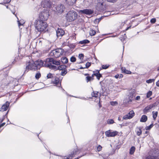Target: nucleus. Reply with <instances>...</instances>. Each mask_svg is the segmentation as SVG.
<instances>
[{
	"label": "nucleus",
	"mask_w": 159,
	"mask_h": 159,
	"mask_svg": "<svg viewBox=\"0 0 159 159\" xmlns=\"http://www.w3.org/2000/svg\"><path fill=\"white\" fill-rule=\"evenodd\" d=\"M140 99V97L139 96H137L136 98V100H139Z\"/></svg>",
	"instance_id": "6e6d98bb"
},
{
	"label": "nucleus",
	"mask_w": 159,
	"mask_h": 159,
	"mask_svg": "<svg viewBox=\"0 0 159 159\" xmlns=\"http://www.w3.org/2000/svg\"><path fill=\"white\" fill-rule=\"evenodd\" d=\"M63 53V49L61 48H58L52 50L50 54L51 56H53L56 58H57L61 56Z\"/></svg>",
	"instance_id": "7ed1b4c3"
},
{
	"label": "nucleus",
	"mask_w": 159,
	"mask_h": 159,
	"mask_svg": "<svg viewBox=\"0 0 159 159\" xmlns=\"http://www.w3.org/2000/svg\"><path fill=\"white\" fill-rule=\"evenodd\" d=\"M117 0H107V1L109 2H116Z\"/></svg>",
	"instance_id": "8fccbe9b"
},
{
	"label": "nucleus",
	"mask_w": 159,
	"mask_h": 159,
	"mask_svg": "<svg viewBox=\"0 0 159 159\" xmlns=\"http://www.w3.org/2000/svg\"><path fill=\"white\" fill-rule=\"evenodd\" d=\"M61 61L63 63H66L68 61V59L66 57H63L61 58Z\"/></svg>",
	"instance_id": "b1692460"
},
{
	"label": "nucleus",
	"mask_w": 159,
	"mask_h": 159,
	"mask_svg": "<svg viewBox=\"0 0 159 159\" xmlns=\"http://www.w3.org/2000/svg\"><path fill=\"white\" fill-rule=\"evenodd\" d=\"M148 131H146V132H145V134H147V135L148 134Z\"/></svg>",
	"instance_id": "e2e57ef3"
},
{
	"label": "nucleus",
	"mask_w": 159,
	"mask_h": 159,
	"mask_svg": "<svg viewBox=\"0 0 159 159\" xmlns=\"http://www.w3.org/2000/svg\"><path fill=\"white\" fill-rule=\"evenodd\" d=\"M89 75L88 74H85V75Z\"/></svg>",
	"instance_id": "774afa93"
},
{
	"label": "nucleus",
	"mask_w": 159,
	"mask_h": 159,
	"mask_svg": "<svg viewBox=\"0 0 159 159\" xmlns=\"http://www.w3.org/2000/svg\"><path fill=\"white\" fill-rule=\"evenodd\" d=\"M156 84L158 87H159V80L156 82Z\"/></svg>",
	"instance_id": "4d7b16f0"
},
{
	"label": "nucleus",
	"mask_w": 159,
	"mask_h": 159,
	"mask_svg": "<svg viewBox=\"0 0 159 159\" xmlns=\"http://www.w3.org/2000/svg\"><path fill=\"white\" fill-rule=\"evenodd\" d=\"M114 123V121L112 119H109L107 120V123L108 124H112Z\"/></svg>",
	"instance_id": "ea45409f"
},
{
	"label": "nucleus",
	"mask_w": 159,
	"mask_h": 159,
	"mask_svg": "<svg viewBox=\"0 0 159 159\" xmlns=\"http://www.w3.org/2000/svg\"><path fill=\"white\" fill-rule=\"evenodd\" d=\"M85 68H86L85 67H80V69H85Z\"/></svg>",
	"instance_id": "680f3d73"
},
{
	"label": "nucleus",
	"mask_w": 159,
	"mask_h": 159,
	"mask_svg": "<svg viewBox=\"0 0 159 159\" xmlns=\"http://www.w3.org/2000/svg\"><path fill=\"white\" fill-rule=\"evenodd\" d=\"M135 148L134 147H131L129 150L130 154H133L135 152Z\"/></svg>",
	"instance_id": "393cba45"
},
{
	"label": "nucleus",
	"mask_w": 159,
	"mask_h": 159,
	"mask_svg": "<svg viewBox=\"0 0 159 159\" xmlns=\"http://www.w3.org/2000/svg\"><path fill=\"white\" fill-rule=\"evenodd\" d=\"M85 79L87 82H88L91 80H93V79L91 78V77L89 76H87L86 77Z\"/></svg>",
	"instance_id": "4c0bfd02"
},
{
	"label": "nucleus",
	"mask_w": 159,
	"mask_h": 159,
	"mask_svg": "<svg viewBox=\"0 0 159 159\" xmlns=\"http://www.w3.org/2000/svg\"><path fill=\"white\" fill-rule=\"evenodd\" d=\"M146 159H155L154 158L152 157L151 156H148L146 157Z\"/></svg>",
	"instance_id": "603ef678"
},
{
	"label": "nucleus",
	"mask_w": 159,
	"mask_h": 159,
	"mask_svg": "<svg viewBox=\"0 0 159 159\" xmlns=\"http://www.w3.org/2000/svg\"><path fill=\"white\" fill-rule=\"evenodd\" d=\"M74 154V153H73V154H70L68 157H66V159H69V158L70 157H73V155Z\"/></svg>",
	"instance_id": "3c124183"
},
{
	"label": "nucleus",
	"mask_w": 159,
	"mask_h": 159,
	"mask_svg": "<svg viewBox=\"0 0 159 159\" xmlns=\"http://www.w3.org/2000/svg\"><path fill=\"white\" fill-rule=\"evenodd\" d=\"M121 70L122 72L126 74H130L131 73L130 71L126 70L125 67H122Z\"/></svg>",
	"instance_id": "5701e85b"
},
{
	"label": "nucleus",
	"mask_w": 159,
	"mask_h": 159,
	"mask_svg": "<svg viewBox=\"0 0 159 159\" xmlns=\"http://www.w3.org/2000/svg\"><path fill=\"white\" fill-rule=\"evenodd\" d=\"M56 32L57 36L58 37L62 36L64 34V31L61 29H58Z\"/></svg>",
	"instance_id": "2eb2a0df"
},
{
	"label": "nucleus",
	"mask_w": 159,
	"mask_h": 159,
	"mask_svg": "<svg viewBox=\"0 0 159 159\" xmlns=\"http://www.w3.org/2000/svg\"><path fill=\"white\" fill-rule=\"evenodd\" d=\"M47 67L49 68L50 69H53L55 70H58L57 67L56 66L54 65H52V64H48L45 65Z\"/></svg>",
	"instance_id": "a211bd4d"
},
{
	"label": "nucleus",
	"mask_w": 159,
	"mask_h": 159,
	"mask_svg": "<svg viewBox=\"0 0 159 159\" xmlns=\"http://www.w3.org/2000/svg\"><path fill=\"white\" fill-rule=\"evenodd\" d=\"M112 106L116 105L118 104L117 102H110Z\"/></svg>",
	"instance_id": "c03bdc74"
},
{
	"label": "nucleus",
	"mask_w": 159,
	"mask_h": 159,
	"mask_svg": "<svg viewBox=\"0 0 159 159\" xmlns=\"http://www.w3.org/2000/svg\"><path fill=\"white\" fill-rule=\"evenodd\" d=\"M95 31L93 30H90L89 32V34L91 36H94V35H95Z\"/></svg>",
	"instance_id": "2f4dec72"
},
{
	"label": "nucleus",
	"mask_w": 159,
	"mask_h": 159,
	"mask_svg": "<svg viewBox=\"0 0 159 159\" xmlns=\"http://www.w3.org/2000/svg\"><path fill=\"white\" fill-rule=\"evenodd\" d=\"M89 43V41L87 39H85L79 42V43L81 44H86Z\"/></svg>",
	"instance_id": "cd10ccee"
},
{
	"label": "nucleus",
	"mask_w": 159,
	"mask_h": 159,
	"mask_svg": "<svg viewBox=\"0 0 159 159\" xmlns=\"http://www.w3.org/2000/svg\"><path fill=\"white\" fill-rule=\"evenodd\" d=\"M130 28V27H128V28H127V30H128V29H129V28Z\"/></svg>",
	"instance_id": "338daca9"
},
{
	"label": "nucleus",
	"mask_w": 159,
	"mask_h": 159,
	"mask_svg": "<svg viewBox=\"0 0 159 159\" xmlns=\"http://www.w3.org/2000/svg\"><path fill=\"white\" fill-rule=\"evenodd\" d=\"M79 12L82 14H84L86 15H89L92 14L93 12V10L91 9H84L80 10L79 11Z\"/></svg>",
	"instance_id": "ddd939ff"
},
{
	"label": "nucleus",
	"mask_w": 159,
	"mask_h": 159,
	"mask_svg": "<svg viewBox=\"0 0 159 159\" xmlns=\"http://www.w3.org/2000/svg\"><path fill=\"white\" fill-rule=\"evenodd\" d=\"M47 77L48 78H51L52 77V74L49 73L47 75Z\"/></svg>",
	"instance_id": "de8ad7c7"
},
{
	"label": "nucleus",
	"mask_w": 159,
	"mask_h": 159,
	"mask_svg": "<svg viewBox=\"0 0 159 159\" xmlns=\"http://www.w3.org/2000/svg\"><path fill=\"white\" fill-rule=\"evenodd\" d=\"M49 15L48 11L46 10L41 12L40 14L39 17L40 20H42V21H45L48 20Z\"/></svg>",
	"instance_id": "39448f33"
},
{
	"label": "nucleus",
	"mask_w": 159,
	"mask_h": 159,
	"mask_svg": "<svg viewBox=\"0 0 159 159\" xmlns=\"http://www.w3.org/2000/svg\"><path fill=\"white\" fill-rule=\"evenodd\" d=\"M29 70H36V68L34 66V62L33 61H29L26 63L25 72L26 71L28 72Z\"/></svg>",
	"instance_id": "20e7f679"
},
{
	"label": "nucleus",
	"mask_w": 159,
	"mask_h": 159,
	"mask_svg": "<svg viewBox=\"0 0 159 159\" xmlns=\"http://www.w3.org/2000/svg\"><path fill=\"white\" fill-rule=\"evenodd\" d=\"M34 66L36 68V70H38L42 66H44V62L42 60H38L34 62Z\"/></svg>",
	"instance_id": "6e6552de"
},
{
	"label": "nucleus",
	"mask_w": 159,
	"mask_h": 159,
	"mask_svg": "<svg viewBox=\"0 0 159 159\" xmlns=\"http://www.w3.org/2000/svg\"><path fill=\"white\" fill-rule=\"evenodd\" d=\"M52 63L53 64L57 65H60V61L54 60L53 59V61H52Z\"/></svg>",
	"instance_id": "c85d7f7f"
},
{
	"label": "nucleus",
	"mask_w": 159,
	"mask_h": 159,
	"mask_svg": "<svg viewBox=\"0 0 159 159\" xmlns=\"http://www.w3.org/2000/svg\"><path fill=\"white\" fill-rule=\"evenodd\" d=\"M9 105L10 103L7 101L2 106L1 108L0 111H6L8 108Z\"/></svg>",
	"instance_id": "4468645a"
},
{
	"label": "nucleus",
	"mask_w": 159,
	"mask_h": 159,
	"mask_svg": "<svg viewBox=\"0 0 159 159\" xmlns=\"http://www.w3.org/2000/svg\"><path fill=\"white\" fill-rule=\"evenodd\" d=\"M78 16L77 13L74 10H71L67 13L66 15L67 20L69 21H72L77 19Z\"/></svg>",
	"instance_id": "f03ea898"
},
{
	"label": "nucleus",
	"mask_w": 159,
	"mask_h": 159,
	"mask_svg": "<svg viewBox=\"0 0 159 159\" xmlns=\"http://www.w3.org/2000/svg\"><path fill=\"white\" fill-rule=\"evenodd\" d=\"M95 76V75H93V74L91 76H90V77H91V78L93 79V77Z\"/></svg>",
	"instance_id": "052dcab7"
},
{
	"label": "nucleus",
	"mask_w": 159,
	"mask_h": 159,
	"mask_svg": "<svg viewBox=\"0 0 159 159\" xmlns=\"http://www.w3.org/2000/svg\"><path fill=\"white\" fill-rule=\"evenodd\" d=\"M52 61L53 58H48L46 59L45 61L43 62L44 66L47 67L45 65L46 64H51V63L52 62Z\"/></svg>",
	"instance_id": "dca6fc26"
},
{
	"label": "nucleus",
	"mask_w": 159,
	"mask_h": 159,
	"mask_svg": "<svg viewBox=\"0 0 159 159\" xmlns=\"http://www.w3.org/2000/svg\"><path fill=\"white\" fill-rule=\"evenodd\" d=\"M153 126V124H151L150 125L148 126H146L145 129L146 130H148L150 129Z\"/></svg>",
	"instance_id": "f704fd0d"
},
{
	"label": "nucleus",
	"mask_w": 159,
	"mask_h": 159,
	"mask_svg": "<svg viewBox=\"0 0 159 159\" xmlns=\"http://www.w3.org/2000/svg\"><path fill=\"white\" fill-rule=\"evenodd\" d=\"M152 91H148L147 94V95H146L147 97V98H149V97H150L152 95Z\"/></svg>",
	"instance_id": "72a5a7b5"
},
{
	"label": "nucleus",
	"mask_w": 159,
	"mask_h": 159,
	"mask_svg": "<svg viewBox=\"0 0 159 159\" xmlns=\"http://www.w3.org/2000/svg\"><path fill=\"white\" fill-rule=\"evenodd\" d=\"M79 58L81 60H83L84 58V55L82 54H80L79 55Z\"/></svg>",
	"instance_id": "a18cd8bd"
},
{
	"label": "nucleus",
	"mask_w": 159,
	"mask_h": 159,
	"mask_svg": "<svg viewBox=\"0 0 159 159\" xmlns=\"http://www.w3.org/2000/svg\"><path fill=\"white\" fill-rule=\"evenodd\" d=\"M104 4L103 1L102 0L100 2H98L97 3L96 6L97 9L99 11L103 10L105 8Z\"/></svg>",
	"instance_id": "f8f14e48"
},
{
	"label": "nucleus",
	"mask_w": 159,
	"mask_h": 159,
	"mask_svg": "<svg viewBox=\"0 0 159 159\" xmlns=\"http://www.w3.org/2000/svg\"><path fill=\"white\" fill-rule=\"evenodd\" d=\"M102 19V17L99 18L98 19H97L96 20H98V21L99 22V21H100L101 19Z\"/></svg>",
	"instance_id": "bf43d9fd"
},
{
	"label": "nucleus",
	"mask_w": 159,
	"mask_h": 159,
	"mask_svg": "<svg viewBox=\"0 0 159 159\" xmlns=\"http://www.w3.org/2000/svg\"><path fill=\"white\" fill-rule=\"evenodd\" d=\"M70 61L72 62H75L76 61V58L75 57L72 56L70 58Z\"/></svg>",
	"instance_id": "58836bf2"
},
{
	"label": "nucleus",
	"mask_w": 159,
	"mask_h": 159,
	"mask_svg": "<svg viewBox=\"0 0 159 159\" xmlns=\"http://www.w3.org/2000/svg\"><path fill=\"white\" fill-rule=\"evenodd\" d=\"M105 134L107 137H113L117 135L118 132L116 131H112L111 130H109L106 131Z\"/></svg>",
	"instance_id": "423d86ee"
},
{
	"label": "nucleus",
	"mask_w": 159,
	"mask_h": 159,
	"mask_svg": "<svg viewBox=\"0 0 159 159\" xmlns=\"http://www.w3.org/2000/svg\"><path fill=\"white\" fill-rule=\"evenodd\" d=\"M65 7L63 5L59 4L56 7V11L58 13H62L65 10Z\"/></svg>",
	"instance_id": "9d476101"
},
{
	"label": "nucleus",
	"mask_w": 159,
	"mask_h": 159,
	"mask_svg": "<svg viewBox=\"0 0 159 159\" xmlns=\"http://www.w3.org/2000/svg\"><path fill=\"white\" fill-rule=\"evenodd\" d=\"M41 75L39 72L37 73L35 75V78L37 79H38L40 77Z\"/></svg>",
	"instance_id": "473e14b6"
},
{
	"label": "nucleus",
	"mask_w": 159,
	"mask_h": 159,
	"mask_svg": "<svg viewBox=\"0 0 159 159\" xmlns=\"http://www.w3.org/2000/svg\"><path fill=\"white\" fill-rule=\"evenodd\" d=\"M91 63L89 62H87L85 64V68H89L91 66Z\"/></svg>",
	"instance_id": "37998d69"
},
{
	"label": "nucleus",
	"mask_w": 159,
	"mask_h": 159,
	"mask_svg": "<svg viewBox=\"0 0 159 159\" xmlns=\"http://www.w3.org/2000/svg\"><path fill=\"white\" fill-rule=\"evenodd\" d=\"M118 120H119L120 121V120H121V118H120V117H119L118 118Z\"/></svg>",
	"instance_id": "0e129e2a"
},
{
	"label": "nucleus",
	"mask_w": 159,
	"mask_h": 159,
	"mask_svg": "<svg viewBox=\"0 0 159 159\" xmlns=\"http://www.w3.org/2000/svg\"><path fill=\"white\" fill-rule=\"evenodd\" d=\"M47 25L46 22L41 20H36L35 27L37 30L39 32L44 31L46 29Z\"/></svg>",
	"instance_id": "f257e3e1"
},
{
	"label": "nucleus",
	"mask_w": 159,
	"mask_h": 159,
	"mask_svg": "<svg viewBox=\"0 0 159 159\" xmlns=\"http://www.w3.org/2000/svg\"><path fill=\"white\" fill-rule=\"evenodd\" d=\"M147 117L146 116L144 115L142 116L140 120V121L141 122H145L147 120Z\"/></svg>",
	"instance_id": "aec40b11"
},
{
	"label": "nucleus",
	"mask_w": 159,
	"mask_h": 159,
	"mask_svg": "<svg viewBox=\"0 0 159 159\" xmlns=\"http://www.w3.org/2000/svg\"><path fill=\"white\" fill-rule=\"evenodd\" d=\"M57 69L58 70H62L66 69V66L64 65H61L57 67Z\"/></svg>",
	"instance_id": "a878e982"
},
{
	"label": "nucleus",
	"mask_w": 159,
	"mask_h": 159,
	"mask_svg": "<svg viewBox=\"0 0 159 159\" xmlns=\"http://www.w3.org/2000/svg\"><path fill=\"white\" fill-rule=\"evenodd\" d=\"M136 132L138 136H140L142 134V131L140 128L137 127L136 129Z\"/></svg>",
	"instance_id": "6ab92c4d"
},
{
	"label": "nucleus",
	"mask_w": 159,
	"mask_h": 159,
	"mask_svg": "<svg viewBox=\"0 0 159 159\" xmlns=\"http://www.w3.org/2000/svg\"><path fill=\"white\" fill-rule=\"evenodd\" d=\"M123 77V75L122 74H120V75L117 74V75H116L115 76V77L116 79L119 78H121Z\"/></svg>",
	"instance_id": "a19ab883"
},
{
	"label": "nucleus",
	"mask_w": 159,
	"mask_h": 159,
	"mask_svg": "<svg viewBox=\"0 0 159 159\" xmlns=\"http://www.w3.org/2000/svg\"><path fill=\"white\" fill-rule=\"evenodd\" d=\"M67 72L66 70L65 69H64L63 70H62L61 73V75H64L66 74Z\"/></svg>",
	"instance_id": "c9c22d12"
},
{
	"label": "nucleus",
	"mask_w": 159,
	"mask_h": 159,
	"mask_svg": "<svg viewBox=\"0 0 159 159\" xmlns=\"http://www.w3.org/2000/svg\"><path fill=\"white\" fill-rule=\"evenodd\" d=\"M156 104L155 103L150 104L147 107H146L143 110V112L144 114H146L147 112L150 111V110L153 107H155Z\"/></svg>",
	"instance_id": "9b49d317"
},
{
	"label": "nucleus",
	"mask_w": 159,
	"mask_h": 159,
	"mask_svg": "<svg viewBox=\"0 0 159 159\" xmlns=\"http://www.w3.org/2000/svg\"><path fill=\"white\" fill-rule=\"evenodd\" d=\"M155 80V79H151L147 80L146 82L147 83L149 84L151 83L152 82H154Z\"/></svg>",
	"instance_id": "e433bc0d"
},
{
	"label": "nucleus",
	"mask_w": 159,
	"mask_h": 159,
	"mask_svg": "<svg viewBox=\"0 0 159 159\" xmlns=\"http://www.w3.org/2000/svg\"><path fill=\"white\" fill-rule=\"evenodd\" d=\"M59 79L57 77L55 78L54 80L53 81V83L56 85H57L59 84Z\"/></svg>",
	"instance_id": "7c9ffc66"
},
{
	"label": "nucleus",
	"mask_w": 159,
	"mask_h": 159,
	"mask_svg": "<svg viewBox=\"0 0 159 159\" xmlns=\"http://www.w3.org/2000/svg\"><path fill=\"white\" fill-rule=\"evenodd\" d=\"M109 65H103L102 66V67L103 69H106L108 68L109 67Z\"/></svg>",
	"instance_id": "79ce46f5"
},
{
	"label": "nucleus",
	"mask_w": 159,
	"mask_h": 159,
	"mask_svg": "<svg viewBox=\"0 0 159 159\" xmlns=\"http://www.w3.org/2000/svg\"><path fill=\"white\" fill-rule=\"evenodd\" d=\"M102 147L100 145H99L97 148V150L98 151H100L102 149Z\"/></svg>",
	"instance_id": "49530a36"
},
{
	"label": "nucleus",
	"mask_w": 159,
	"mask_h": 159,
	"mask_svg": "<svg viewBox=\"0 0 159 159\" xmlns=\"http://www.w3.org/2000/svg\"><path fill=\"white\" fill-rule=\"evenodd\" d=\"M156 21V19L155 18H152L150 20V22L152 23H154Z\"/></svg>",
	"instance_id": "09e8293b"
},
{
	"label": "nucleus",
	"mask_w": 159,
	"mask_h": 159,
	"mask_svg": "<svg viewBox=\"0 0 159 159\" xmlns=\"http://www.w3.org/2000/svg\"><path fill=\"white\" fill-rule=\"evenodd\" d=\"M76 0H65L66 3L70 6H72L76 2Z\"/></svg>",
	"instance_id": "f3484780"
},
{
	"label": "nucleus",
	"mask_w": 159,
	"mask_h": 159,
	"mask_svg": "<svg viewBox=\"0 0 159 159\" xmlns=\"http://www.w3.org/2000/svg\"><path fill=\"white\" fill-rule=\"evenodd\" d=\"M8 1H7L6 2L7 3H9L11 1V0H7Z\"/></svg>",
	"instance_id": "69168bd1"
},
{
	"label": "nucleus",
	"mask_w": 159,
	"mask_h": 159,
	"mask_svg": "<svg viewBox=\"0 0 159 159\" xmlns=\"http://www.w3.org/2000/svg\"><path fill=\"white\" fill-rule=\"evenodd\" d=\"M52 3L49 0H44L42 2V6L44 8H50Z\"/></svg>",
	"instance_id": "1a4fd4ad"
},
{
	"label": "nucleus",
	"mask_w": 159,
	"mask_h": 159,
	"mask_svg": "<svg viewBox=\"0 0 159 159\" xmlns=\"http://www.w3.org/2000/svg\"><path fill=\"white\" fill-rule=\"evenodd\" d=\"M134 112L133 111H131L126 115L124 116L123 117L124 120H128L131 119L134 116Z\"/></svg>",
	"instance_id": "0eeeda50"
},
{
	"label": "nucleus",
	"mask_w": 159,
	"mask_h": 159,
	"mask_svg": "<svg viewBox=\"0 0 159 159\" xmlns=\"http://www.w3.org/2000/svg\"><path fill=\"white\" fill-rule=\"evenodd\" d=\"M93 75L96 76L97 79L99 80L100 77H102V75L99 73V71H98L96 73H93Z\"/></svg>",
	"instance_id": "4be33fe9"
},
{
	"label": "nucleus",
	"mask_w": 159,
	"mask_h": 159,
	"mask_svg": "<svg viewBox=\"0 0 159 159\" xmlns=\"http://www.w3.org/2000/svg\"><path fill=\"white\" fill-rule=\"evenodd\" d=\"M5 118V116H4L2 117V119H1L0 120V122H2L3 120Z\"/></svg>",
	"instance_id": "864d4df0"
},
{
	"label": "nucleus",
	"mask_w": 159,
	"mask_h": 159,
	"mask_svg": "<svg viewBox=\"0 0 159 159\" xmlns=\"http://www.w3.org/2000/svg\"><path fill=\"white\" fill-rule=\"evenodd\" d=\"M5 124V123L4 122L0 125V128L3 126Z\"/></svg>",
	"instance_id": "5fc2aeb1"
},
{
	"label": "nucleus",
	"mask_w": 159,
	"mask_h": 159,
	"mask_svg": "<svg viewBox=\"0 0 159 159\" xmlns=\"http://www.w3.org/2000/svg\"><path fill=\"white\" fill-rule=\"evenodd\" d=\"M152 116L154 120H155L157 117V116L158 112L157 111L154 112L153 111L152 112Z\"/></svg>",
	"instance_id": "bb28decb"
},
{
	"label": "nucleus",
	"mask_w": 159,
	"mask_h": 159,
	"mask_svg": "<svg viewBox=\"0 0 159 159\" xmlns=\"http://www.w3.org/2000/svg\"><path fill=\"white\" fill-rule=\"evenodd\" d=\"M98 92L97 91L93 92L92 93V95L93 97H94L95 98H97L98 96Z\"/></svg>",
	"instance_id": "c756f323"
},
{
	"label": "nucleus",
	"mask_w": 159,
	"mask_h": 159,
	"mask_svg": "<svg viewBox=\"0 0 159 159\" xmlns=\"http://www.w3.org/2000/svg\"><path fill=\"white\" fill-rule=\"evenodd\" d=\"M134 91H131L130 92V93L129 95V102H131L132 100V98L134 97Z\"/></svg>",
	"instance_id": "412c9836"
},
{
	"label": "nucleus",
	"mask_w": 159,
	"mask_h": 159,
	"mask_svg": "<svg viewBox=\"0 0 159 159\" xmlns=\"http://www.w3.org/2000/svg\"><path fill=\"white\" fill-rule=\"evenodd\" d=\"M18 26H20V25H23V24H21V23L19 21H18Z\"/></svg>",
	"instance_id": "13d9d810"
}]
</instances>
